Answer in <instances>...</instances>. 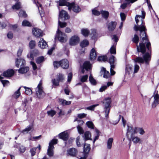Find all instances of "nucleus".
<instances>
[{
  "label": "nucleus",
  "mask_w": 159,
  "mask_h": 159,
  "mask_svg": "<svg viewBox=\"0 0 159 159\" xmlns=\"http://www.w3.org/2000/svg\"><path fill=\"white\" fill-rule=\"evenodd\" d=\"M80 40L79 38L75 35L71 37L70 39L69 44L71 46H74L78 44Z\"/></svg>",
  "instance_id": "10"
},
{
  "label": "nucleus",
  "mask_w": 159,
  "mask_h": 159,
  "mask_svg": "<svg viewBox=\"0 0 159 159\" xmlns=\"http://www.w3.org/2000/svg\"><path fill=\"white\" fill-rule=\"evenodd\" d=\"M101 71L104 72L103 77L106 78H108L110 75L109 72L107 71L105 68L102 67L101 69Z\"/></svg>",
  "instance_id": "30"
},
{
  "label": "nucleus",
  "mask_w": 159,
  "mask_h": 159,
  "mask_svg": "<svg viewBox=\"0 0 159 159\" xmlns=\"http://www.w3.org/2000/svg\"><path fill=\"white\" fill-rule=\"evenodd\" d=\"M97 55L95 50L93 48L90 51V59L91 61H93L96 59Z\"/></svg>",
  "instance_id": "21"
},
{
  "label": "nucleus",
  "mask_w": 159,
  "mask_h": 159,
  "mask_svg": "<svg viewBox=\"0 0 159 159\" xmlns=\"http://www.w3.org/2000/svg\"><path fill=\"white\" fill-rule=\"evenodd\" d=\"M64 75L61 73H59L56 75V79H54L52 81L53 85L57 86L59 85L60 82H62L64 80Z\"/></svg>",
  "instance_id": "6"
},
{
  "label": "nucleus",
  "mask_w": 159,
  "mask_h": 159,
  "mask_svg": "<svg viewBox=\"0 0 159 159\" xmlns=\"http://www.w3.org/2000/svg\"><path fill=\"white\" fill-rule=\"evenodd\" d=\"M36 149H39L38 152H39L41 149V146L39 144L37 148H34L30 150V152L31 153V155L32 156H34L35 155L36 153L35 151Z\"/></svg>",
  "instance_id": "26"
},
{
  "label": "nucleus",
  "mask_w": 159,
  "mask_h": 159,
  "mask_svg": "<svg viewBox=\"0 0 159 159\" xmlns=\"http://www.w3.org/2000/svg\"><path fill=\"white\" fill-rule=\"evenodd\" d=\"M20 88L21 87L19 88L18 90L13 95V97L16 98H18L20 94Z\"/></svg>",
  "instance_id": "42"
},
{
  "label": "nucleus",
  "mask_w": 159,
  "mask_h": 159,
  "mask_svg": "<svg viewBox=\"0 0 159 159\" xmlns=\"http://www.w3.org/2000/svg\"><path fill=\"white\" fill-rule=\"evenodd\" d=\"M67 77V81L68 82H70L71 81L72 77V74L71 72L68 74Z\"/></svg>",
  "instance_id": "60"
},
{
  "label": "nucleus",
  "mask_w": 159,
  "mask_h": 159,
  "mask_svg": "<svg viewBox=\"0 0 159 159\" xmlns=\"http://www.w3.org/2000/svg\"><path fill=\"white\" fill-rule=\"evenodd\" d=\"M29 70V67L28 66H21L20 68L18 70V72L20 74H24L26 73Z\"/></svg>",
  "instance_id": "17"
},
{
  "label": "nucleus",
  "mask_w": 159,
  "mask_h": 159,
  "mask_svg": "<svg viewBox=\"0 0 159 159\" xmlns=\"http://www.w3.org/2000/svg\"><path fill=\"white\" fill-rule=\"evenodd\" d=\"M111 102L110 98L109 97L106 98L105 99V102H104L105 103V110L106 113L105 117L107 118H108V114L110 111Z\"/></svg>",
  "instance_id": "8"
},
{
  "label": "nucleus",
  "mask_w": 159,
  "mask_h": 159,
  "mask_svg": "<svg viewBox=\"0 0 159 159\" xmlns=\"http://www.w3.org/2000/svg\"><path fill=\"white\" fill-rule=\"evenodd\" d=\"M113 139L112 138H109L107 141V148L108 149H110L112 147Z\"/></svg>",
  "instance_id": "27"
},
{
  "label": "nucleus",
  "mask_w": 159,
  "mask_h": 159,
  "mask_svg": "<svg viewBox=\"0 0 159 159\" xmlns=\"http://www.w3.org/2000/svg\"><path fill=\"white\" fill-rule=\"evenodd\" d=\"M35 42L34 40L31 41L29 43V47L31 49L34 48L35 46Z\"/></svg>",
  "instance_id": "44"
},
{
  "label": "nucleus",
  "mask_w": 159,
  "mask_h": 159,
  "mask_svg": "<svg viewBox=\"0 0 159 159\" xmlns=\"http://www.w3.org/2000/svg\"><path fill=\"white\" fill-rule=\"evenodd\" d=\"M14 74V71L12 69H8L4 72L3 76L5 77H9L12 76Z\"/></svg>",
  "instance_id": "15"
},
{
  "label": "nucleus",
  "mask_w": 159,
  "mask_h": 159,
  "mask_svg": "<svg viewBox=\"0 0 159 159\" xmlns=\"http://www.w3.org/2000/svg\"><path fill=\"white\" fill-rule=\"evenodd\" d=\"M39 46L42 49L48 47L46 42L43 38L40 39L39 42Z\"/></svg>",
  "instance_id": "20"
},
{
  "label": "nucleus",
  "mask_w": 159,
  "mask_h": 159,
  "mask_svg": "<svg viewBox=\"0 0 159 159\" xmlns=\"http://www.w3.org/2000/svg\"><path fill=\"white\" fill-rule=\"evenodd\" d=\"M98 104L96 105H94L92 106H90L88 107H86V108L87 110H93L94 109V108L98 106Z\"/></svg>",
  "instance_id": "58"
},
{
  "label": "nucleus",
  "mask_w": 159,
  "mask_h": 159,
  "mask_svg": "<svg viewBox=\"0 0 159 159\" xmlns=\"http://www.w3.org/2000/svg\"><path fill=\"white\" fill-rule=\"evenodd\" d=\"M126 136L128 139L135 135L137 133V127L127 125Z\"/></svg>",
  "instance_id": "4"
},
{
  "label": "nucleus",
  "mask_w": 159,
  "mask_h": 159,
  "mask_svg": "<svg viewBox=\"0 0 159 159\" xmlns=\"http://www.w3.org/2000/svg\"><path fill=\"white\" fill-rule=\"evenodd\" d=\"M130 141L133 142L134 144L140 143H141V139L137 136L134 135L128 139Z\"/></svg>",
  "instance_id": "12"
},
{
  "label": "nucleus",
  "mask_w": 159,
  "mask_h": 159,
  "mask_svg": "<svg viewBox=\"0 0 159 159\" xmlns=\"http://www.w3.org/2000/svg\"><path fill=\"white\" fill-rule=\"evenodd\" d=\"M92 12L93 14L95 15L98 16H99L100 14V13L99 11L96 10H92Z\"/></svg>",
  "instance_id": "62"
},
{
  "label": "nucleus",
  "mask_w": 159,
  "mask_h": 159,
  "mask_svg": "<svg viewBox=\"0 0 159 159\" xmlns=\"http://www.w3.org/2000/svg\"><path fill=\"white\" fill-rule=\"evenodd\" d=\"M60 66L63 69H67L69 67V62L67 59H63L60 61Z\"/></svg>",
  "instance_id": "16"
},
{
  "label": "nucleus",
  "mask_w": 159,
  "mask_h": 159,
  "mask_svg": "<svg viewBox=\"0 0 159 159\" xmlns=\"http://www.w3.org/2000/svg\"><path fill=\"white\" fill-rule=\"evenodd\" d=\"M55 39H58L61 43H65L67 40V37L65 33L61 32L58 28Z\"/></svg>",
  "instance_id": "3"
},
{
  "label": "nucleus",
  "mask_w": 159,
  "mask_h": 159,
  "mask_svg": "<svg viewBox=\"0 0 159 159\" xmlns=\"http://www.w3.org/2000/svg\"><path fill=\"white\" fill-rule=\"evenodd\" d=\"M67 152L69 155L72 157L75 156L77 153V150L74 148L69 149L67 150Z\"/></svg>",
  "instance_id": "19"
},
{
  "label": "nucleus",
  "mask_w": 159,
  "mask_h": 159,
  "mask_svg": "<svg viewBox=\"0 0 159 159\" xmlns=\"http://www.w3.org/2000/svg\"><path fill=\"white\" fill-rule=\"evenodd\" d=\"M23 87L25 89V93L28 95L31 94L32 93V91L31 89L28 88H27L25 86Z\"/></svg>",
  "instance_id": "43"
},
{
  "label": "nucleus",
  "mask_w": 159,
  "mask_h": 159,
  "mask_svg": "<svg viewBox=\"0 0 159 159\" xmlns=\"http://www.w3.org/2000/svg\"><path fill=\"white\" fill-rule=\"evenodd\" d=\"M81 33L84 36H87L89 33L88 29H83L81 30Z\"/></svg>",
  "instance_id": "37"
},
{
  "label": "nucleus",
  "mask_w": 159,
  "mask_h": 159,
  "mask_svg": "<svg viewBox=\"0 0 159 159\" xmlns=\"http://www.w3.org/2000/svg\"><path fill=\"white\" fill-rule=\"evenodd\" d=\"M116 25V23L115 22H111L109 23L108 25V29L110 31H112L115 29Z\"/></svg>",
  "instance_id": "24"
},
{
  "label": "nucleus",
  "mask_w": 159,
  "mask_h": 159,
  "mask_svg": "<svg viewBox=\"0 0 159 159\" xmlns=\"http://www.w3.org/2000/svg\"><path fill=\"white\" fill-rule=\"evenodd\" d=\"M132 72V66L130 64L126 65L125 68V74L129 75Z\"/></svg>",
  "instance_id": "23"
},
{
  "label": "nucleus",
  "mask_w": 159,
  "mask_h": 159,
  "mask_svg": "<svg viewBox=\"0 0 159 159\" xmlns=\"http://www.w3.org/2000/svg\"><path fill=\"white\" fill-rule=\"evenodd\" d=\"M88 78V75H87L83 76L80 79V81L82 82H85L87 80Z\"/></svg>",
  "instance_id": "54"
},
{
  "label": "nucleus",
  "mask_w": 159,
  "mask_h": 159,
  "mask_svg": "<svg viewBox=\"0 0 159 159\" xmlns=\"http://www.w3.org/2000/svg\"><path fill=\"white\" fill-rule=\"evenodd\" d=\"M59 102L63 106L70 105L71 103L70 101H68L62 99H59Z\"/></svg>",
  "instance_id": "29"
},
{
  "label": "nucleus",
  "mask_w": 159,
  "mask_h": 159,
  "mask_svg": "<svg viewBox=\"0 0 159 159\" xmlns=\"http://www.w3.org/2000/svg\"><path fill=\"white\" fill-rule=\"evenodd\" d=\"M33 128V126L32 125H30L28 126L25 129L22 131V132L24 133L25 132L27 133L29 131L31 130Z\"/></svg>",
  "instance_id": "45"
},
{
  "label": "nucleus",
  "mask_w": 159,
  "mask_h": 159,
  "mask_svg": "<svg viewBox=\"0 0 159 159\" xmlns=\"http://www.w3.org/2000/svg\"><path fill=\"white\" fill-rule=\"evenodd\" d=\"M21 8V3L18 2L16 3L12 6V8L13 9L18 10Z\"/></svg>",
  "instance_id": "34"
},
{
  "label": "nucleus",
  "mask_w": 159,
  "mask_h": 159,
  "mask_svg": "<svg viewBox=\"0 0 159 159\" xmlns=\"http://www.w3.org/2000/svg\"><path fill=\"white\" fill-rule=\"evenodd\" d=\"M22 25L23 26H31V25L30 23L28 21L25 20L22 22Z\"/></svg>",
  "instance_id": "48"
},
{
  "label": "nucleus",
  "mask_w": 159,
  "mask_h": 159,
  "mask_svg": "<svg viewBox=\"0 0 159 159\" xmlns=\"http://www.w3.org/2000/svg\"><path fill=\"white\" fill-rule=\"evenodd\" d=\"M95 131H96V135L95 136V138L94 139V140H93V143H94L95 141L98 139L99 137V130L97 129H96L95 130Z\"/></svg>",
  "instance_id": "49"
},
{
  "label": "nucleus",
  "mask_w": 159,
  "mask_h": 159,
  "mask_svg": "<svg viewBox=\"0 0 159 159\" xmlns=\"http://www.w3.org/2000/svg\"><path fill=\"white\" fill-rule=\"evenodd\" d=\"M91 31V38L92 39L95 40L98 37V34L96 32V30L95 29H93Z\"/></svg>",
  "instance_id": "31"
},
{
  "label": "nucleus",
  "mask_w": 159,
  "mask_h": 159,
  "mask_svg": "<svg viewBox=\"0 0 159 159\" xmlns=\"http://www.w3.org/2000/svg\"><path fill=\"white\" fill-rule=\"evenodd\" d=\"M139 39L138 36L136 34L134 35V37L133 39V42L137 44L139 42Z\"/></svg>",
  "instance_id": "50"
},
{
  "label": "nucleus",
  "mask_w": 159,
  "mask_h": 159,
  "mask_svg": "<svg viewBox=\"0 0 159 159\" xmlns=\"http://www.w3.org/2000/svg\"><path fill=\"white\" fill-rule=\"evenodd\" d=\"M77 129L79 133L82 134L84 133V130L82 127L80 125H78L77 126Z\"/></svg>",
  "instance_id": "56"
},
{
  "label": "nucleus",
  "mask_w": 159,
  "mask_h": 159,
  "mask_svg": "<svg viewBox=\"0 0 159 159\" xmlns=\"http://www.w3.org/2000/svg\"><path fill=\"white\" fill-rule=\"evenodd\" d=\"M56 111L53 110H51L47 112L48 116L51 117H53L56 114Z\"/></svg>",
  "instance_id": "39"
},
{
  "label": "nucleus",
  "mask_w": 159,
  "mask_h": 159,
  "mask_svg": "<svg viewBox=\"0 0 159 159\" xmlns=\"http://www.w3.org/2000/svg\"><path fill=\"white\" fill-rule=\"evenodd\" d=\"M101 13L103 17L107 19L109 15V12L107 11H102Z\"/></svg>",
  "instance_id": "33"
},
{
  "label": "nucleus",
  "mask_w": 159,
  "mask_h": 159,
  "mask_svg": "<svg viewBox=\"0 0 159 159\" xmlns=\"http://www.w3.org/2000/svg\"><path fill=\"white\" fill-rule=\"evenodd\" d=\"M69 18L67 12L65 11L62 10L59 13V20L64 19V20L67 19Z\"/></svg>",
  "instance_id": "14"
},
{
  "label": "nucleus",
  "mask_w": 159,
  "mask_h": 159,
  "mask_svg": "<svg viewBox=\"0 0 159 159\" xmlns=\"http://www.w3.org/2000/svg\"><path fill=\"white\" fill-rule=\"evenodd\" d=\"M16 66L19 68V66L20 67L24 66L25 65L26 62L25 60L22 58H20L19 59L17 58L15 61Z\"/></svg>",
  "instance_id": "11"
},
{
  "label": "nucleus",
  "mask_w": 159,
  "mask_h": 159,
  "mask_svg": "<svg viewBox=\"0 0 159 159\" xmlns=\"http://www.w3.org/2000/svg\"><path fill=\"white\" fill-rule=\"evenodd\" d=\"M89 44V42L87 40H84L82 41L80 44V46L83 47H85Z\"/></svg>",
  "instance_id": "40"
},
{
  "label": "nucleus",
  "mask_w": 159,
  "mask_h": 159,
  "mask_svg": "<svg viewBox=\"0 0 159 159\" xmlns=\"http://www.w3.org/2000/svg\"><path fill=\"white\" fill-rule=\"evenodd\" d=\"M90 150V145L85 143L84 145V151L85 153H88Z\"/></svg>",
  "instance_id": "28"
},
{
  "label": "nucleus",
  "mask_w": 159,
  "mask_h": 159,
  "mask_svg": "<svg viewBox=\"0 0 159 159\" xmlns=\"http://www.w3.org/2000/svg\"><path fill=\"white\" fill-rule=\"evenodd\" d=\"M89 80L91 84L93 85H95L97 82L96 80L93 78L91 75L89 77Z\"/></svg>",
  "instance_id": "38"
},
{
  "label": "nucleus",
  "mask_w": 159,
  "mask_h": 159,
  "mask_svg": "<svg viewBox=\"0 0 159 159\" xmlns=\"http://www.w3.org/2000/svg\"><path fill=\"white\" fill-rule=\"evenodd\" d=\"M57 141L56 139H53L49 143L47 152V154L49 156L52 157L53 155L54 148L53 145L57 143Z\"/></svg>",
  "instance_id": "5"
},
{
  "label": "nucleus",
  "mask_w": 159,
  "mask_h": 159,
  "mask_svg": "<svg viewBox=\"0 0 159 159\" xmlns=\"http://www.w3.org/2000/svg\"><path fill=\"white\" fill-rule=\"evenodd\" d=\"M36 92L37 96L39 98H41L45 95V93L43 91L42 83L41 81L40 82L36 89Z\"/></svg>",
  "instance_id": "7"
},
{
  "label": "nucleus",
  "mask_w": 159,
  "mask_h": 159,
  "mask_svg": "<svg viewBox=\"0 0 159 159\" xmlns=\"http://www.w3.org/2000/svg\"><path fill=\"white\" fill-rule=\"evenodd\" d=\"M32 32L34 35L37 37H40L43 35L42 31L40 30L37 28H34Z\"/></svg>",
  "instance_id": "13"
},
{
  "label": "nucleus",
  "mask_w": 159,
  "mask_h": 159,
  "mask_svg": "<svg viewBox=\"0 0 159 159\" xmlns=\"http://www.w3.org/2000/svg\"><path fill=\"white\" fill-rule=\"evenodd\" d=\"M116 43H114L111 47L110 50V52L111 54L116 53Z\"/></svg>",
  "instance_id": "35"
},
{
  "label": "nucleus",
  "mask_w": 159,
  "mask_h": 159,
  "mask_svg": "<svg viewBox=\"0 0 159 159\" xmlns=\"http://www.w3.org/2000/svg\"><path fill=\"white\" fill-rule=\"evenodd\" d=\"M27 57L30 58L31 60H33L34 59V54L31 52L30 54H29L27 55Z\"/></svg>",
  "instance_id": "64"
},
{
  "label": "nucleus",
  "mask_w": 159,
  "mask_h": 159,
  "mask_svg": "<svg viewBox=\"0 0 159 159\" xmlns=\"http://www.w3.org/2000/svg\"><path fill=\"white\" fill-rule=\"evenodd\" d=\"M54 66L56 68H57L60 65V61H55L54 62Z\"/></svg>",
  "instance_id": "63"
},
{
  "label": "nucleus",
  "mask_w": 159,
  "mask_h": 159,
  "mask_svg": "<svg viewBox=\"0 0 159 159\" xmlns=\"http://www.w3.org/2000/svg\"><path fill=\"white\" fill-rule=\"evenodd\" d=\"M115 57L113 56H111L110 58L109 59V62L110 63L111 66L112 65L113 66H115V65L114 64V62L115 61Z\"/></svg>",
  "instance_id": "36"
},
{
  "label": "nucleus",
  "mask_w": 159,
  "mask_h": 159,
  "mask_svg": "<svg viewBox=\"0 0 159 159\" xmlns=\"http://www.w3.org/2000/svg\"><path fill=\"white\" fill-rule=\"evenodd\" d=\"M152 97L153 98L154 100L152 103V107L154 108L159 103V95L158 93V92H156L155 91Z\"/></svg>",
  "instance_id": "9"
},
{
  "label": "nucleus",
  "mask_w": 159,
  "mask_h": 159,
  "mask_svg": "<svg viewBox=\"0 0 159 159\" xmlns=\"http://www.w3.org/2000/svg\"><path fill=\"white\" fill-rule=\"evenodd\" d=\"M139 65L137 64H135L134 67V73H137L139 71Z\"/></svg>",
  "instance_id": "59"
},
{
  "label": "nucleus",
  "mask_w": 159,
  "mask_h": 159,
  "mask_svg": "<svg viewBox=\"0 0 159 159\" xmlns=\"http://www.w3.org/2000/svg\"><path fill=\"white\" fill-rule=\"evenodd\" d=\"M59 5L61 6H66L68 7V9L70 11L72 9L74 12L76 13L79 12L81 10L80 8L77 5H75L74 3H69L65 1L62 2L60 1Z\"/></svg>",
  "instance_id": "2"
},
{
  "label": "nucleus",
  "mask_w": 159,
  "mask_h": 159,
  "mask_svg": "<svg viewBox=\"0 0 159 159\" xmlns=\"http://www.w3.org/2000/svg\"><path fill=\"white\" fill-rule=\"evenodd\" d=\"M91 65L90 62L88 61H86L84 62L83 65V69L82 70V72L83 73H84V69L86 70H88L89 69H91Z\"/></svg>",
  "instance_id": "18"
},
{
  "label": "nucleus",
  "mask_w": 159,
  "mask_h": 159,
  "mask_svg": "<svg viewBox=\"0 0 159 159\" xmlns=\"http://www.w3.org/2000/svg\"><path fill=\"white\" fill-rule=\"evenodd\" d=\"M87 114L84 113L78 114L77 115V117L80 118H83L86 117Z\"/></svg>",
  "instance_id": "61"
},
{
  "label": "nucleus",
  "mask_w": 159,
  "mask_h": 159,
  "mask_svg": "<svg viewBox=\"0 0 159 159\" xmlns=\"http://www.w3.org/2000/svg\"><path fill=\"white\" fill-rule=\"evenodd\" d=\"M58 26H59L61 28H63L65 27L66 26L67 24L66 22H61L60 20H58ZM59 28V26H58V28Z\"/></svg>",
  "instance_id": "46"
},
{
  "label": "nucleus",
  "mask_w": 159,
  "mask_h": 159,
  "mask_svg": "<svg viewBox=\"0 0 159 159\" xmlns=\"http://www.w3.org/2000/svg\"><path fill=\"white\" fill-rule=\"evenodd\" d=\"M23 50V48L22 47H20L19 48L17 53V55L18 57H19L21 56Z\"/></svg>",
  "instance_id": "51"
},
{
  "label": "nucleus",
  "mask_w": 159,
  "mask_h": 159,
  "mask_svg": "<svg viewBox=\"0 0 159 159\" xmlns=\"http://www.w3.org/2000/svg\"><path fill=\"white\" fill-rule=\"evenodd\" d=\"M107 59V57L106 56H103L98 57V60L99 61H105Z\"/></svg>",
  "instance_id": "55"
},
{
  "label": "nucleus",
  "mask_w": 159,
  "mask_h": 159,
  "mask_svg": "<svg viewBox=\"0 0 159 159\" xmlns=\"http://www.w3.org/2000/svg\"><path fill=\"white\" fill-rule=\"evenodd\" d=\"M142 16L137 15L135 17V20L137 24L138 25L139 20L141 21V25L137 26L135 25L134 27V30L135 31L139 30L140 31V38L141 39V42L140 43L139 46L137 45V49L138 51L141 52L143 54V59L140 57H138L134 60L136 62H138L140 63H143L145 61L146 64L148 63V62L150 61L151 56L149 53H147L144 54L146 51L145 45L146 47L148 50H150V43L148 42V39L146 36L145 32L146 28L144 25L143 24V19L144 18L145 13L144 11H142Z\"/></svg>",
  "instance_id": "1"
},
{
  "label": "nucleus",
  "mask_w": 159,
  "mask_h": 159,
  "mask_svg": "<svg viewBox=\"0 0 159 159\" xmlns=\"http://www.w3.org/2000/svg\"><path fill=\"white\" fill-rule=\"evenodd\" d=\"M85 140H92L91 137V134L89 131H86L84 134Z\"/></svg>",
  "instance_id": "32"
},
{
  "label": "nucleus",
  "mask_w": 159,
  "mask_h": 159,
  "mask_svg": "<svg viewBox=\"0 0 159 159\" xmlns=\"http://www.w3.org/2000/svg\"><path fill=\"white\" fill-rule=\"evenodd\" d=\"M19 15L20 16V17H26V16L25 12L22 10H21V11H20L19 13Z\"/></svg>",
  "instance_id": "57"
},
{
  "label": "nucleus",
  "mask_w": 159,
  "mask_h": 159,
  "mask_svg": "<svg viewBox=\"0 0 159 159\" xmlns=\"http://www.w3.org/2000/svg\"><path fill=\"white\" fill-rule=\"evenodd\" d=\"M137 130L140 135H143L145 133L144 130L142 128H137Z\"/></svg>",
  "instance_id": "53"
},
{
  "label": "nucleus",
  "mask_w": 159,
  "mask_h": 159,
  "mask_svg": "<svg viewBox=\"0 0 159 159\" xmlns=\"http://www.w3.org/2000/svg\"><path fill=\"white\" fill-rule=\"evenodd\" d=\"M86 124L89 128L92 129L93 128V124L92 122L88 121L86 122Z\"/></svg>",
  "instance_id": "52"
},
{
  "label": "nucleus",
  "mask_w": 159,
  "mask_h": 159,
  "mask_svg": "<svg viewBox=\"0 0 159 159\" xmlns=\"http://www.w3.org/2000/svg\"><path fill=\"white\" fill-rule=\"evenodd\" d=\"M36 5L37 6V7H38V9L39 10V12L41 16V17H42V16H43V11L41 10V11H40V10L39 9V7H40L41 8V9H42V7L41 4H40L38 2L36 4Z\"/></svg>",
  "instance_id": "47"
},
{
  "label": "nucleus",
  "mask_w": 159,
  "mask_h": 159,
  "mask_svg": "<svg viewBox=\"0 0 159 159\" xmlns=\"http://www.w3.org/2000/svg\"><path fill=\"white\" fill-rule=\"evenodd\" d=\"M59 136L60 139L64 141H66L68 139V134L65 131L60 133L59 134Z\"/></svg>",
  "instance_id": "22"
},
{
  "label": "nucleus",
  "mask_w": 159,
  "mask_h": 159,
  "mask_svg": "<svg viewBox=\"0 0 159 159\" xmlns=\"http://www.w3.org/2000/svg\"><path fill=\"white\" fill-rule=\"evenodd\" d=\"M121 117H122V121L123 126L125 127L126 124V121L124 119V118L122 116H119V118H118V119L117 120H116V121L115 122L114 121H113L111 123L114 125H115L117 124L118 123V122H119V121L120 120V118Z\"/></svg>",
  "instance_id": "25"
},
{
  "label": "nucleus",
  "mask_w": 159,
  "mask_h": 159,
  "mask_svg": "<svg viewBox=\"0 0 159 159\" xmlns=\"http://www.w3.org/2000/svg\"><path fill=\"white\" fill-rule=\"evenodd\" d=\"M44 61V57H40L37 58L36 60V62L37 64H40Z\"/></svg>",
  "instance_id": "41"
}]
</instances>
